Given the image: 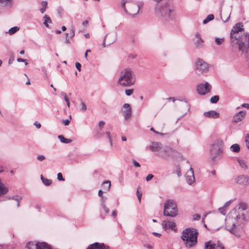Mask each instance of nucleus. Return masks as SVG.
<instances>
[{"instance_id":"f257e3e1","label":"nucleus","mask_w":249,"mask_h":249,"mask_svg":"<svg viewBox=\"0 0 249 249\" xmlns=\"http://www.w3.org/2000/svg\"><path fill=\"white\" fill-rule=\"evenodd\" d=\"M197 230L194 228H186L181 233V238L185 247L190 249L195 247L197 242Z\"/></svg>"},{"instance_id":"f03ea898","label":"nucleus","mask_w":249,"mask_h":249,"mask_svg":"<svg viewBox=\"0 0 249 249\" xmlns=\"http://www.w3.org/2000/svg\"><path fill=\"white\" fill-rule=\"evenodd\" d=\"M135 82V75L130 68L124 70L120 73L118 84L124 87H129Z\"/></svg>"},{"instance_id":"7ed1b4c3","label":"nucleus","mask_w":249,"mask_h":249,"mask_svg":"<svg viewBox=\"0 0 249 249\" xmlns=\"http://www.w3.org/2000/svg\"><path fill=\"white\" fill-rule=\"evenodd\" d=\"M236 37L234 43L232 45H237L239 51L242 52V53H247L249 49V33L243 32Z\"/></svg>"},{"instance_id":"20e7f679","label":"nucleus","mask_w":249,"mask_h":249,"mask_svg":"<svg viewBox=\"0 0 249 249\" xmlns=\"http://www.w3.org/2000/svg\"><path fill=\"white\" fill-rule=\"evenodd\" d=\"M121 4L124 12L131 15L133 17L139 13L141 7L143 6L142 2L136 4L132 1H128V0H122Z\"/></svg>"},{"instance_id":"39448f33","label":"nucleus","mask_w":249,"mask_h":249,"mask_svg":"<svg viewBox=\"0 0 249 249\" xmlns=\"http://www.w3.org/2000/svg\"><path fill=\"white\" fill-rule=\"evenodd\" d=\"M163 214L164 216L175 217L178 214L176 202L173 199H167L164 204Z\"/></svg>"},{"instance_id":"423d86ee","label":"nucleus","mask_w":249,"mask_h":249,"mask_svg":"<svg viewBox=\"0 0 249 249\" xmlns=\"http://www.w3.org/2000/svg\"><path fill=\"white\" fill-rule=\"evenodd\" d=\"M223 142L221 139H217L211 144L210 149V156L212 160L215 162L219 156L223 153Z\"/></svg>"},{"instance_id":"0eeeda50","label":"nucleus","mask_w":249,"mask_h":249,"mask_svg":"<svg viewBox=\"0 0 249 249\" xmlns=\"http://www.w3.org/2000/svg\"><path fill=\"white\" fill-rule=\"evenodd\" d=\"M244 31V28H243V25L242 23L238 22L234 25L232 27L231 34L230 38L231 44H234L237 38V36H239L240 34H243V32Z\"/></svg>"},{"instance_id":"6e6552de","label":"nucleus","mask_w":249,"mask_h":249,"mask_svg":"<svg viewBox=\"0 0 249 249\" xmlns=\"http://www.w3.org/2000/svg\"><path fill=\"white\" fill-rule=\"evenodd\" d=\"M208 64L203 60L198 58L195 62V71L197 74L200 75L208 71Z\"/></svg>"},{"instance_id":"1a4fd4ad","label":"nucleus","mask_w":249,"mask_h":249,"mask_svg":"<svg viewBox=\"0 0 249 249\" xmlns=\"http://www.w3.org/2000/svg\"><path fill=\"white\" fill-rule=\"evenodd\" d=\"M212 89L211 85L207 82L205 84H200L197 85L196 90L199 94L204 95L210 91Z\"/></svg>"},{"instance_id":"9d476101","label":"nucleus","mask_w":249,"mask_h":249,"mask_svg":"<svg viewBox=\"0 0 249 249\" xmlns=\"http://www.w3.org/2000/svg\"><path fill=\"white\" fill-rule=\"evenodd\" d=\"M234 181L238 184L247 186L249 185V177L244 175H239L234 178Z\"/></svg>"},{"instance_id":"9b49d317","label":"nucleus","mask_w":249,"mask_h":249,"mask_svg":"<svg viewBox=\"0 0 249 249\" xmlns=\"http://www.w3.org/2000/svg\"><path fill=\"white\" fill-rule=\"evenodd\" d=\"M162 228L165 230V231L171 230L174 231H177L176 224L175 222L173 221H170L167 220H165L162 221Z\"/></svg>"},{"instance_id":"f8f14e48","label":"nucleus","mask_w":249,"mask_h":249,"mask_svg":"<svg viewBox=\"0 0 249 249\" xmlns=\"http://www.w3.org/2000/svg\"><path fill=\"white\" fill-rule=\"evenodd\" d=\"M186 180L188 184L189 185H192L195 182V178L194 177V171L193 168L190 167V169L186 173Z\"/></svg>"},{"instance_id":"ddd939ff","label":"nucleus","mask_w":249,"mask_h":249,"mask_svg":"<svg viewBox=\"0 0 249 249\" xmlns=\"http://www.w3.org/2000/svg\"><path fill=\"white\" fill-rule=\"evenodd\" d=\"M123 112L125 120H128L131 117V108L129 104L125 103L123 106Z\"/></svg>"},{"instance_id":"4468645a","label":"nucleus","mask_w":249,"mask_h":249,"mask_svg":"<svg viewBox=\"0 0 249 249\" xmlns=\"http://www.w3.org/2000/svg\"><path fill=\"white\" fill-rule=\"evenodd\" d=\"M116 39L117 34L115 32L110 33L104 37V39L107 41V46L113 43L116 40Z\"/></svg>"},{"instance_id":"2eb2a0df","label":"nucleus","mask_w":249,"mask_h":249,"mask_svg":"<svg viewBox=\"0 0 249 249\" xmlns=\"http://www.w3.org/2000/svg\"><path fill=\"white\" fill-rule=\"evenodd\" d=\"M194 41L196 47L197 48H201L204 46V42L201 38L200 35L198 33H196L195 35Z\"/></svg>"},{"instance_id":"dca6fc26","label":"nucleus","mask_w":249,"mask_h":249,"mask_svg":"<svg viewBox=\"0 0 249 249\" xmlns=\"http://www.w3.org/2000/svg\"><path fill=\"white\" fill-rule=\"evenodd\" d=\"M87 249H109V247L104 243L95 242L89 245Z\"/></svg>"},{"instance_id":"f3484780","label":"nucleus","mask_w":249,"mask_h":249,"mask_svg":"<svg viewBox=\"0 0 249 249\" xmlns=\"http://www.w3.org/2000/svg\"><path fill=\"white\" fill-rule=\"evenodd\" d=\"M246 114L245 111H240L235 114L233 117L232 122L234 123H238L242 121Z\"/></svg>"},{"instance_id":"a211bd4d","label":"nucleus","mask_w":249,"mask_h":249,"mask_svg":"<svg viewBox=\"0 0 249 249\" xmlns=\"http://www.w3.org/2000/svg\"><path fill=\"white\" fill-rule=\"evenodd\" d=\"M204 116L208 118H212L216 119L219 118V113L214 110H210L207 112H205L203 113Z\"/></svg>"},{"instance_id":"6ab92c4d","label":"nucleus","mask_w":249,"mask_h":249,"mask_svg":"<svg viewBox=\"0 0 249 249\" xmlns=\"http://www.w3.org/2000/svg\"><path fill=\"white\" fill-rule=\"evenodd\" d=\"M149 148L153 152H159L161 149V144L159 142H153L151 143Z\"/></svg>"},{"instance_id":"aec40b11","label":"nucleus","mask_w":249,"mask_h":249,"mask_svg":"<svg viewBox=\"0 0 249 249\" xmlns=\"http://www.w3.org/2000/svg\"><path fill=\"white\" fill-rule=\"evenodd\" d=\"M36 249H50L51 247L45 242H38L35 245Z\"/></svg>"},{"instance_id":"412c9836","label":"nucleus","mask_w":249,"mask_h":249,"mask_svg":"<svg viewBox=\"0 0 249 249\" xmlns=\"http://www.w3.org/2000/svg\"><path fill=\"white\" fill-rule=\"evenodd\" d=\"M172 152V149L171 148H166L161 152L160 156L164 159L168 158L171 153Z\"/></svg>"},{"instance_id":"4be33fe9","label":"nucleus","mask_w":249,"mask_h":249,"mask_svg":"<svg viewBox=\"0 0 249 249\" xmlns=\"http://www.w3.org/2000/svg\"><path fill=\"white\" fill-rule=\"evenodd\" d=\"M111 182L109 180L104 181L102 184V187L104 190L105 192L109 190Z\"/></svg>"},{"instance_id":"5701e85b","label":"nucleus","mask_w":249,"mask_h":249,"mask_svg":"<svg viewBox=\"0 0 249 249\" xmlns=\"http://www.w3.org/2000/svg\"><path fill=\"white\" fill-rule=\"evenodd\" d=\"M0 3L3 6L11 7L13 5V0H0Z\"/></svg>"},{"instance_id":"b1692460","label":"nucleus","mask_w":249,"mask_h":249,"mask_svg":"<svg viewBox=\"0 0 249 249\" xmlns=\"http://www.w3.org/2000/svg\"><path fill=\"white\" fill-rule=\"evenodd\" d=\"M246 219V216L245 213H239L238 214L236 217V220L240 223H243V221H245Z\"/></svg>"},{"instance_id":"393cba45","label":"nucleus","mask_w":249,"mask_h":249,"mask_svg":"<svg viewBox=\"0 0 249 249\" xmlns=\"http://www.w3.org/2000/svg\"><path fill=\"white\" fill-rule=\"evenodd\" d=\"M22 197L21 196H13L12 197H9L7 198L8 199L10 200V199H12V200H14L16 201L17 202V208H18L19 206V205H20V201L22 199Z\"/></svg>"},{"instance_id":"a878e982","label":"nucleus","mask_w":249,"mask_h":249,"mask_svg":"<svg viewBox=\"0 0 249 249\" xmlns=\"http://www.w3.org/2000/svg\"><path fill=\"white\" fill-rule=\"evenodd\" d=\"M215 247V244L212 243L211 241H209L205 243L204 249H214Z\"/></svg>"},{"instance_id":"bb28decb","label":"nucleus","mask_w":249,"mask_h":249,"mask_svg":"<svg viewBox=\"0 0 249 249\" xmlns=\"http://www.w3.org/2000/svg\"><path fill=\"white\" fill-rule=\"evenodd\" d=\"M44 25L47 28H50L48 23H51L52 22L51 18L47 15H45L43 17Z\"/></svg>"},{"instance_id":"cd10ccee","label":"nucleus","mask_w":249,"mask_h":249,"mask_svg":"<svg viewBox=\"0 0 249 249\" xmlns=\"http://www.w3.org/2000/svg\"><path fill=\"white\" fill-rule=\"evenodd\" d=\"M237 207H238V209L242 211H245L248 209V205L245 202H240L238 203Z\"/></svg>"},{"instance_id":"c85d7f7f","label":"nucleus","mask_w":249,"mask_h":249,"mask_svg":"<svg viewBox=\"0 0 249 249\" xmlns=\"http://www.w3.org/2000/svg\"><path fill=\"white\" fill-rule=\"evenodd\" d=\"M230 149L233 152L238 153L240 150V147L239 144L235 143L231 146Z\"/></svg>"},{"instance_id":"c756f323","label":"nucleus","mask_w":249,"mask_h":249,"mask_svg":"<svg viewBox=\"0 0 249 249\" xmlns=\"http://www.w3.org/2000/svg\"><path fill=\"white\" fill-rule=\"evenodd\" d=\"M58 138L61 142L64 143H69L72 142L71 139H66L63 135H58Z\"/></svg>"},{"instance_id":"7c9ffc66","label":"nucleus","mask_w":249,"mask_h":249,"mask_svg":"<svg viewBox=\"0 0 249 249\" xmlns=\"http://www.w3.org/2000/svg\"><path fill=\"white\" fill-rule=\"evenodd\" d=\"M19 30V27L15 26L11 28L6 33L9 34L10 35H12L16 33L17 31Z\"/></svg>"},{"instance_id":"2f4dec72","label":"nucleus","mask_w":249,"mask_h":249,"mask_svg":"<svg viewBox=\"0 0 249 249\" xmlns=\"http://www.w3.org/2000/svg\"><path fill=\"white\" fill-rule=\"evenodd\" d=\"M41 179L42 181V182L46 186H49L52 184V180L51 179H49L46 178H44L42 175L41 176Z\"/></svg>"},{"instance_id":"473e14b6","label":"nucleus","mask_w":249,"mask_h":249,"mask_svg":"<svg viewBox=\"0 0 249 249\" xmlns=\"http://www.w3.org/2000/svg\"><path fill=\"white\" fill-rule=\"evenodd\" d=\"M214 18V16L213 14L209 15L203 21L204 24L207 23L210 21L213 20Z\"/></svg>"},{"instance_id":"72a5a7b5","label":"nucleus","mask_w":249,"mask_h":249,"mask_svg":"<svg viewBox=\"0 0 249 249\" xmlns=\"http://www.w3.org/2000/svg\"><path fill=\"white\" fill-rule=\"evenodd\" d=\"M224 41V38H219V37H215V42L217 45H220Z\"/></svg>"},{"instance_id":"f704fd0d","label":"nucleus","mask_w":249,"mask_h":249,"mask_svg":"<svg viewBox=\"0 0 249 249\" xmlns=\"http://www.w3.org/2000/svg\"><path fill=\"white\" fill-rule=\"evenodd\" d=\"M61 95L62 96L64 97V100H65V101L67 103V105L68 107H70V103L69 99H68V97L66 95V94L65 92H61Z\"/></svg>"},{"instance_id":"c9c22d12","label":"nucleus","mask_w":249,"mask_h":249,"mask_svg":"<svg viewBox=\"0 0 249 249\" xmlns=\"http://www.w3.org/2000/svg\"><path fill=\"white\" fill-rule=\"evenodd\" d=\"M219 99L218 95H214L211 97L210 101L212 103H216Z\"/></svg>"},{"instance_id":"e433bc0d","label":"nucleus","mask_w":249,"mask_h":249,"mask_svg":"<svg viewBox=\"0 0 249 249\" xmlns=\"http://www.w3.org/2000/svg\"><path fill=\"white\" fill-rule=\"evenodd\" d=\"M69 32H70V38H72L75 36V31H74V28L73 27L71 28L69 30Z\"/></svg>"},{"instance_id":"4c0bfd02","label":"nucleus","mask_w":249,"mask_h":249,"mask_svg":"<svg viewBox=\"0 0 249 249\" xmlns=\"http://www.w3.org/2000/svg\"><path fill=\"white\" fill-rule=\"evenodd\" d=\"M81 108L80 109L81 111L82 112H85L87 109V106L86 104L82 101H81Z\"/></svg>"},{"instance_id":"58836bf2","label":"nucleus","mask_w":249,"mask_h":249,"mask_svg":"<svg viewBox=\"0 0 249 249\" xmlns=\"http://www.w3.org/2000/svg\"><path fill=\"white\" fill-rule=\"evenodd\" d=\"M245 142L246 146L249 149V133L245 137Z\"/></svg>"},{"instance_id":"ea45409f","label":"nucleus","mask_w":249,"mask_h":249,"mask_svg":"<svg viewBox=\"0 0 249 249\" xmlns=\"http://www.w3.org/2000/svg\"><path fill=\"white\" fill-rule=\"evenodd\" d=\"M106 135H107V138L109 140L110 145L112 146V139L111 138L110 133L109 132H107L106 133Z\"/></svg>"},{"instance_id":"a19ab883","label":"nucleus","mask_w":249,"mask_h":249,"mask_svg":"<svg viewBox=\"0 0 249 249\" xmlns=\"http://www.w3.org/2000/svg\"><path fill=\"white\" fill-rule=\"evenodd\" d=\"M125 94L127 96H130L133 93V89H127L125 90Z\"/></svg>"},{"instance_id":"79ce46f5","label":"nucleus","mask_w":249,"mask_h":249,"mask_svg":"<svg viewBox=\"0 0 249 249\" xmlns=\"http://www.w3.org/2000/svg\"><path fill=\"white\" fill-rule=\"evenodd\" d=\"M71 116H70V119L63 120L62 123L65 125H68L70 123Z\"/></svg>"},{"instance_id":"37998d69","label":"nucleus","mask_w":249,"mask_h":249,"mask_svg":"<svg viewBox=\"0 0 249 249\" xmlns=\"http://www.w3.org/2000/svg\"><path fill=\"white\" fill-rule=\"evenodd\" d=\"M17 61L18 62H24L25 65H27L28 64V63L27 62V60L26 59H24L21 58H18L17 59Z\"/></svg>"},{"instance_id":"c03bdc74","label":"nucleus","mask_w":249,"mask_h":249,"mask_svg":"<svg viewBox=\"0 0 249 249\" xmlns=\"http://www.w3.org/2000/svg\"><path fill=\"white\" fill-rule=\"evenodd\" d=\"M235 227H236L235 223H233L231 228L230 229H229L228 230V231H230V232L234 233V231H235L234 230H235Z\"/></svg>"},{"instance_id":"a18cd8bd","label":"nucleus","mask_w":249,"mask_h":249,"mask_svg":"<svg viewBox=\"0 0 249 249\" xmlns=\"http://www.w3.org/2000/svg\"><path fill=\"white\" fill-rule=\"evenodd\" d=\"M238 162L242 168H245L246 167V164L243 160H238Z\"/></svg>"},{"instance_id":"49530a36","label":"nucleus","mask_w":249,"mask_h":249,"mask_svg":"<svg viewBox=\"0 0 249 249\" xmlns=\"http://www.w3.org/2000/svg\"><path fill=\"white\" fill-rule=\"evenodd\" d=\"M136 232L139 233H142V227L140 225H138L136 228Z\"/></svg>"},{"instance_id":"de8ad7c7","label":"nucleus","mask_w":249,"mask_h":249,"mask_svg":"<svg viewBox=\"0 0 249 249\" xmlns=\"http://www.w3.org/2000/svg\"><path fill=\"white\" fill-rule=\"evenodd\" d=\"M219 212L222 214L225 215L226 213V211L224 207L220 208L219 209Z\"/></svg>"},{"instance_id":"09e8293b","label":"nucleus","mask_w":249,"mask_h":249,"mask_svg":"<svg viewBox=\"0 0 249 249\" xmlns=\"http://www.w3.org/2000/svg\"><path fill=\"white\" fill-rule=\"evenodd\" d=\"M57 176V179L59 180H61V181H64V178L63 177L62 174L61 173H58Z\"/></svg>"},{"instance_id":"8fccbe9b","label":"nucleus","mask_w":249,"mask_h":249,"mask_svg":"<svg viewBox=\"0 0 249 249\" xmlns=\"http://www.w3.org/2000/svg\"><path fill=\"white\" fill-rule=\"evenodd\" d=\"M37 159L39 161H43L45 159V157L43 155H38L37 156Z\"/></svg>"},{"instance_id":"3c124183","label":"nucleus","mask_w":249,"mask_h":249,"mask_svg":"<svg viewBox=\"0 0 249 249\" xmlns=\"http://www.w3.org/2000/svg\"><path fill=\"white\" fill-rule=\"evenodd\" d=\"M153 177H154V176L153 175L149 174L146 177V180L147 181H149L151 180Z\"/></svg>"},{"instance_id":"603ef678","label":"nucleus","mask_w":249,"mask_h":249,"mask_svg":"<svg viewBox=\"0 0 249 249\" xmlns=\"http://www.w3.org/2000/svg\"><path fill=\"white\" fill-rule=\"evenodd\" d=\"M132 162L134 165V166L136 167H140L141 166L139 163H138L137 161H136L135 160H132Z\"/></svg>"},{"instance_id":"864d4df0","label":"nucleus","mask_w":249,"mask_h":249,"mask_svg":"<svg viewBox=\"0 0 249 249\" xmlns=\"http://www.w3.org/2000/svg\"><path fill=\"white\" fill-rule=\"evenodd\" d=\"M41 5H42V7L43 8H44L45 9H46L47 7V5H48V2L47 1H42V2H41Z\"/></svg>"},{"instance_id":"5fc2aeb1","label":"nucleus","mask_w":249,"mask_h":249,"mask_svg":"<svg viewBox=\"0 0 249 249\" xmlns=\"http://www.w3.org/2000/svg\"><path fill=\"white\" fill-rule=\"evenodd\" d=\"M75 67L79 71H81V65L79 62L75 63Z\"/></svg>"},{"instance_id":"6e6d98bb","label":"nucleus","mask_w":249,"mask_h":249,"mask_svg":"<svg viewBox=\"0 0 249 249\" xmlns=\"http://www.w3.org/2000/svg\"><path fill=\"white\" fill-rule=\"evenodd\" d=\"M105 124V122L103 121H100L99 122L98 125H99V126L100 128V129H102L104 127Z\"/></svg>"},{"instance_id":"4d7b16f0","label":"nucleus","mask_w":249,"mask_h":249,"mask_svg":"<svg viewBox=\"0 0 249 249\" xmlns=\"http://www.w3.org/2000/svg\"><path fill=\"white\" fill-rule=\"evenodd\" d=\"M102 206L103 208L104 209V211H105V213H109V209H108V208H107V207H106V205H105V204H103V206Z\"/></svg>"},{"instance_id":"13d9d810","label":"nucleus","mask_w":249,"mask_h":249,"mask_svg":"<svg viewBox=\"0 0 249 249\" xmlns=\"http://www.w3.org/2000/svg\"><path fill=\"white\" fill-rule=\"evenodd\" d=\"M137 195L138 199L140 201L141 198H142V193H140L138 190L137 191Z\"/></svg>"},{"instance_id":"bf43d9fd","label":"nucleus","mask_w":249,"mask_h":249,"mask_svg":"<svg viewBox=\"0 0 249 249\" xmlns=\"http://www.w3.org/2000/svg\"><path fill=\"white\" fill-rule=\"evenodd\" d=\"M200 218V215L198 214H196L193 216V219L194 220H199Z\"/></svg>"},{"instance_id":"052dcab7","label":"nucleus","mask_w":249,"mask_h":249,"mask_svg":"<svg viewBox=\"0 0 249 249\" xmlns=\"http://www.w3.org/2000/svg\"><path fill=\"white\" fill-rule=\"evenodd\" d=\"M107 199V198L105 197H102L101 199V206H103V204H105V202L106 201Z\"/></svg>"},{"instance_id":"680f3d73","label":"nucleus","mask_w":249,"mask_h":249,"mask_svg":"<svg viewBox=\"0 0 249 249\" xmlns=\"http://www.w3.org/2000/svg\"><path fill=\"white\" fill-rule=\"evenodd\" d=\"M241 107L249 109V104L244 103L241 105Z\"/></svg>"},{"instance_id":"e2e57ef3","label":"nucleus","mask_w":249,"mask_h":249,"mask_svg":"<svg viewBox=\"0 0 249 249\" xmlns=\"http://www.w3.org/2000/svg\"><path fill=\"white\" fill-rule=\"evenodd\" d=\"M34 125L37 128H40L41 127V124L37 122H36L34 123Z\"/></svg>"},{"instance_id":"0e129e2a","label":"nucleus","mask_w":249,"mask_h":249,"mask_svg":"<svg viewBox=\"0 0 249 249\" xmlns=\"http://www.w3.org/2000/svg\"><path fill=\"white\" fill-rule=\"evenodd\" d=\"M177 174L178 177H180L181 175V171L179 167H178L177 169Z\"/></svg>"},{"instance_id":"69168bd1","label":"nucleus","mask_w":249,"mask_h":249,"mask_svg":"<svg viewBox=\"0 0 249 249\" xmlns=\"http://www.w3.org/2000/svg\"><path fill=\"white\" fill-rule=\"evenodd\" d=\"M144 247L148 249H153L152 246L149 244H145L144 245Z\"/></svg>"},{"instance_id":"338daca9","label":"nucleus","mask_w":249,"mask_h":249,"mask_svg":"<svg viewBox=\"0 0 249 249\" xmlns=\"http://www.w3.org/2000/svg\"><path fill=\"white\" fill-rule=\"evenodd\" d=\"M90 52V50H87L85 53L84 57L87 60H88V53Z\"/></svg>"},{"instance_id":"774afa93","label":"nucleus","mask_w":249,"mask_h":249,"mask_svg":"<svg viewBox=\"0 0 249 249\" xmlns=\"http://www.w3.org/2000/svg\"><path fill=\"white\" fill-rule=\"evenodd\" d=\"M103 195V192L101 190H100L98 191V196L100 197H102Z\"/></svg>"}]
</instances>
